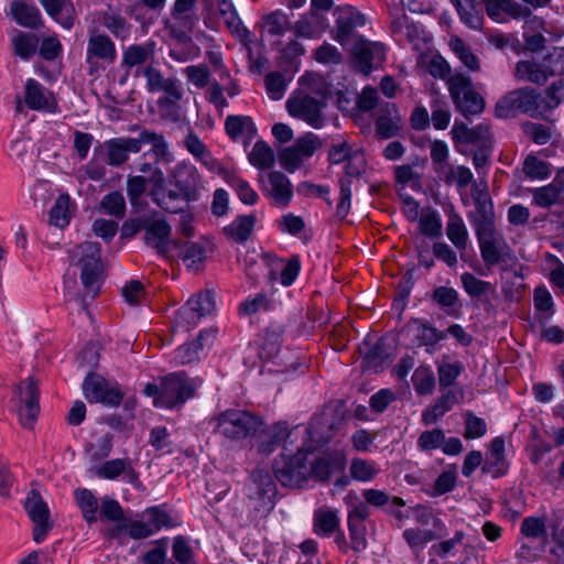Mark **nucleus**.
Returning <instances> with one entry per match:
<instances>
[{
  "instance_id": "1",
  "label": "nucleus",
  "mask_w": 564,
  "mask_h": 564,
  "mask_svg": "<svg viewBox=\"0 0 564 564\" xmlns=\"http://www.w3.org/2000/svg\"><path fill=\"white\" fill-rule=\"evenodd\" d=\"M344 469L345 457L338 452L325 454L308 466L306 455L299 451L296 455L284 462V487L301 488L310 477L325 482L334 473Z\"/></svg>"
},
{
  "instance_id": "2",
  "label": "nucleus",
  "mask_w": 564,
  "mask_h": 564,
  "mask_svg": "<svg viewBox=\"0 0 564 564\" xmlns=\"http://www.w3.org/2000/svg\"><path fill=\"white\" fill-rule=\"evenodd\" d=\"M199 386L198 379H191L183 371H178L163 377L160 386L148 383L144 394L153 398L155 406L173 409L193 398Z\"/></svg>"
},
{
  "instance_id": "3",
  "label": "nucleus",
  "mask_w": 564,
  "mask_h": 564,
  "mask_svg": "<svg viewBox=\"0 0 564 564\" xmlns=\"http://www.w3.org/2000/svg\"><path fill=\"white\" fill-rule=\"evenodd\" d=\"M140 230L145 231V243L154 248L161 254H169L181 248L180 242L170 237L171 226L165 218L158 213L131 219L127 221L122 228L126 236L134 235Z\"/></svg>"
},
{
  "instance_id": "4",
  "label": "nucleus",
  "mask_w": 564,
  "mask_h": 564,
  "mask_svg": "<svg viewBox=\"0 0 564 564\" xmlns=\"http://www.w3.org/2000/svg\"><path fill=\"white\" fill-rule=\"evenodd\" d=\"M310 94L291 97L286 101L288 112L297 119L305 121L314 129H321L325 123L323 110L327 107L332 91L329 85L322 79L315 80Z\"/></svg>"
},
{
  "instance_id": "5",
  "label": "nucleus",
  "mask_w": 564,
  "mask_h": 564,
  "mask_svg": "<svg viewBox=\"0 0 564 564\" xmlns=\"http://www.w3.org/2000/svg\"><path fill=\"white\" fill-rule=\"evenodd\" d=\"M345 424V405L340 401L329 402L316 414L305 429L311 444L308 451L328 443Z\"/></svg>"
},
{
  "instance_id": "6",
  "label": "nucleus",
  "mask_w": 564,
  "mask_h": 564,
  "mask_svg": "<svg viewBox=\"0 0 564 564\" xmlns=\"http://www.w3.org/2000/svg\"><path fill=\"white\" fill-rule=\"evenodd\" d=\"M543 112V98L530 87H521L509 91L498 99L495 116L500 119L514 118L519 113L535 117Z\"/></svg>"
},
{
  "instance_id": "7",
  "label": "nucleus",
  "mask_w": 564,
  "mask_h": 564,
  "mask_svg": "<svg viewBox=\"0 0 564 564\" xmlns=\"http://www.w3.org/2000/svg\"><path fill=\"white\" fill-rule=\"evenodd\" d=\"M70 262L80 268L85 296L94 299L99 291L100 250L95 242H85L70 252Z\"/></svg>"
},
{
  "instance_id": "8",
  "label": "nucleus",
  "mask_w": 564,
  "mask_h": 564,
  "mask_svg": "<svg viewBox=\"0 0 564 564\" xmlns=\"http://www.w3.org/2000/svg\"><path fill=\"white\" fill-rule=\"evenodd\" d=\"M480 256L486 267L500 264L501 270H508L507 262L516 261V257L501 232L494 227L475 230Z\"/></svg>"
},
{
  "instance_id": "9",
  "label": "nucleus",
  "mask_w": 564,
  "mask_h": 564,
  "mask_svg": "<svg viewBox=\"0 0 564 564\" xmlns=\"http://www.w3.org/2000/svg\"><path fill=\"white\" fill-rule=\"evenodd\" d=\"M446 83L456 110L464 117L479 115L484 111L485 99L475 89L469 76L454 74Z\"/></svg>"
},
{
  "instance_id": "10",
  "label": "nucleus",
  "mask_w": 564,
  "mask_h": 564,
  "mask_svg": "<svg viewBox=\"0 0 564 564\" xmlns=\"http://www.w3.org/2000/svg\"><path fill=\"white\" fill-rule=\"evenodd\" d=\"M263 422L247 411L227 410L217 419V432L229 440H241L259 431Z\"/></svg>"
},
{
  "instance_id": "11",
  "label": "nucleus",
  "mask_w": 564,
  "mask_h": 564,
  "mask_svg": "<svg viewBox=\"0 0 564 564\" xmlns=\"http://www.w3.org/2000/svg\"><path fill=\"white\" fill-rule=\"evenodd\" d=\"M139 171L141 173L151 172L150 180L153 182L151 196L162 209L172 214L183 212L184 207L186 206L184 196L178 193L165 189L163 172L156 165L151 163H142L139 166Z\"/></svg>"
},
{
  "instance_id": "12",
  "label": "nucleus",
  "mask_w": 564,
  "mask_h": 564,
  "mask_svg": "<svg viewBox=\"0 0 564 564\" xmlns=\"http://www.w3.org/2000/svg\"><path fill=\"white\" fill-rule=\"evenodd\" d=\"M83 393L90 403L107 406L120 404L123 393L116 382H110L97 373H89L83 382Z\"/></svg>"
},
{
  "instance_id": "13",
  "label": "nucleus",
  "mask_w": 564,
  "mask_h": 564,
  "mask_svg": "<svg viewBox=\"0 0 564 564\" xmlns=\"http://www.w3.org/2000/svg\"><path fill=\"white\" fill-rule=\"evenodd\" d=\"M335 26L332 29V37L341 46H346L351 40L356 39L355 30L364 26L365 15L350 4L337 6L334 9Z\"/></svg>"
},
{
  "instance_id": "14",
  "label": "nucleus",
  "mask_w": 564,
  "mask_h": 564,
  "mask_svg": "<svg viewBox=\"0 0 564 564\" xmlns=\"http://www.w3.org/2000/svg\"><path fill=\"white\" fill-rule=\"evenodd\" d=\"M14 405L24 427H32L39 411L37 388L32 379L22 381L14 395Z\"/></svg>"
},
{
  "instance_id": "15",
  "label": "nucleus",
  "mask_w": 564,
  "mask_h": 564,
  "mask_svg": "<svg viewBox=\"0 0 564 564\" xmlns=\"http://www.w3.org/2000/svg\"><path fill=\"white\" fill-rule=\"evenodd\" d=\"M22 102L33 111L43 113H56L58 111L54 93L34 78L25 80Z\"/></svg>"
},
{
  "instance_id": "16",
  "label": "nucleus",
  "mask_w": 564,
  "mask_h": 564,
  "mask_svg": "<svg viewBox=\"0 0 564 564\" xmlns=\"http://www.w3.org/2000/svg\"><path fill=\"white\" fill-rule=\"evenodd\" d=\"M355 68L364 75H369L373 68V63H380L384 59L386 47L380 42H370L359 36L355 41L352 48Z\"/></svg>"
},
{
  "instance_id": "17",
  "label": "nucleus",
  "mask_w": 564,
  "mask_h": 564,
  "mask_svg": "<svg viewBox=\"0 0 564 564\" xmlns=\"http://www.w3.org/2000/svg\"><path fill=\"white\" fill-rule=\"evenodd\" d=\"M25 510L34 524L33 540L42 543L52 529L47 505L37 492L31 491L25 500Z\"/></svg>"
},
{
  "instance_id": "18",
  "label": "nucleus",
  "mask_w": 564,
  "mask_h": 564,
  "mask_svg": "<svg viewBox=\"0 0 564 564\" xmlns=\"http://www.w3.org/2000/svg\"><path fill=\"white\" fill-rule=\"evenodd\" d=\"M317 137L311 132L299 138L291 147L284 148V170L294 172L303 159L311 158L316 151Z\"/></svg>"
},
{
  "instance_id": "19",
  "label": "nucleus",
  "mask_w": 564,
  "mask_h": 564,
  "mask_svg": "<svg viewBox=\"0 0 564 564\" xmlns=\"http://www.w3.org/2000/svg\"><path fill=\"white\" fill-rule=\"evenodd\" d=\"M473 197L476 213L470 216V220L475 230L496 226L494 204L487 187L480 189L477 184H474Z\"/></svg>"
},
{
  "instance_id": "20",
  "label": "nucleus",
  "mask_w": 564,
  "mask_h": 564,
  "mask_svg": "<svg viewBox=\"0 0 564 564\" xmlns=\"http://www.w3.org/2000/svg\"><path fill=\"white\" fill-rule=\"evenodd\" d=\"M460 282L464 291L471 299H476L482 305L485 311H489L494 307L490 297L497 295L495 284L489 281L481 280L469 272H465L460 275Z\"/></svg>"
},
{
  "instance_id": "21",
  "label": "nucleus",
  "mask_w": 564,
  "mask_h": 564,
  "mask_svg": "<svg viewBox=\"0 0 564 564\" xmlns=\"http://www.w3.org/2000/svg\"><path fill=\"white\" fill-rule=\"evenodd\" d=\"M215 340V332L205 329L199 333L196 340L180 346L173 355L175 365H187L200 358L202 352L209 348Z\"/></svg>"
},
{
  "instance_id": "22",
  "label": "nucleus",
  "mask_w": 564,
  "mask_h": 564,
  "mask_svg": "<svg viewBox=\"0 0 564 564\" xmlns=\"http://www.w3.org/2000/svg\"><path fill=\"white\" fill-rule=\"evenodd\" d=\"M107 151V163L112 166L122 165L129 159L130 153L141 151V141L137 138H113L104 143Z\"/></svg>"
},
{
  "instance_id": "23",
  "label": "nucleus",
  "mask_w": 564,
  "mask_h": 564,
  "mask_svg": "<svg viewBox=\"0 0 564 564\" xmlns=\"http://www.w3.org/2000/svg\"><path fill=\"white\" fill-rule=\"evenodd\" d=\"M225 129L234 141H241L245 149L257 138L258 129L254 121L248 116H229Z\"/></svg>"
},
{
  "instance_id": "24",
  "label": "nucleus",
  "mask_w": 564,
  "mask_h": 564,
  "mask_svg": "<svg viewBox=\"0 0 564 564\" xmlns=\"http://www.w3.org/2000/svg\"><path fill=\"white\" fill-rule=\"evenodd\" d=\"M532 203L550 208L564 203V174H558L549 185L531 189Z\"/></svg>"
},
{
  "instance_id": "25",
  "label": "nucleus",
  "mask_w": 564,
  "mask_h": 564,
  "mask_svg": "<svg viewBox=\"0 0 564 564\" xmlns=\"http://www.w3.org/2000/svg\"><path fill=\"white\" fill-rule=\"evenodd\" d=\"M453 139L456 142L473 144L476 147L491 144V132L490 127L485 123H480L474 128H468L467 124L457 121L454 123Z\"/></svg>"
},
{
  "instance_id": "26",
  "label": "nucleus",
  "mask_w": 564,
  "mask_h": 564,
  "mask_svg": "<svg viewBox=\"0 0 564 564\" xmlns=\"http://www.w3.org/2000/svg\"><path fill=\"white\" fill-rule=\"evenodd\" d=\"M250 498L254 499L257 508L270 510L275 503L276 486L269 475H259L249 487Z\"/></svg>"
},
{
  "instance_id": "27",
  "label": "nucleus",
  "mask_w": 564,
  "mask_h": 564,
  "mask_svg": "<svg viewBox=\"0 0 564 564\" xmlns=\"http://www.w3.org/2000/svg\"><path fill=\"white\" fill-rule=\"evenodd\" d=\"M329 24L323 13L316 10H310L293 25L296 36L314 37L325 32Z\"/></svg>"
},
{
  "instance_id": "28",
  "label": "nucleus",
  "mask_w": 564,
  "mask_h": 564,
  "mask_svg": "<svg viewBox=\"0 0 564 564\" xmlns=\"http://www.w3.org/2000/svg\"><path fill=\"white\" fill-rule=\"evenodd\" d=\"M216 306L215 296L210 292L199 293L192 296L182 306V316L191 314V323L198 324L202 317L214 312Z\"/></svg>"
},
{
  "instance_id": "29",
  "label": "nucleus",
  "mask_w": 564,
  "mask_h": 564,
  "mask_svg": "<svg viewBox=\"0 0 564 564\" xmlns=\"http://www.w3.org/2000/svg\"><path fill=\"white\" fill-rule=\"evenodd\" d=\"M94 475L108 480H113L119 476H123L128 482H134V480H137V475L130 460L121 458L107 460L94 470Z\"/></svg>"
},
{
  "instance_id": "30",
  "label": "nucleus",
  "mask_w": 564,
  "mask_h": 564,
  "mask_svg": "<svg viewBox=\"0 0 564 564\" xmlns=\"http://www.w3.org/2000/svg\"><path fill=\"white\" fill-rule=\"evenodd\" d=\"M46 13L64 29H70L75 20V8L70 0H40Z\"/></svg>"
},
{
  "instance_id": "31",
  "label": "nucleus",
  "mask_w": 564,
  "mask_h": 564,
  "mask_svg": "<svg viewBox=\"0 0 564 564\" xmlns=\"http://www.w3.org/2000/svg\"><path fill=\"white\" fill-rule=\"evenodd\" d=\"M117 56L113 42L106 35L93 34L87 44L86 59L91 62L93 58L104 59L113 63Z\"/></svg>"
},
{
  "instance_id": "32",
  "label": "nucleus",
  "mask_w": 564,
  "mask_h": 564,
  "mask_svg": "<svg viewBox=\"0 0 564 564\" xmlns=\"http://www.w3.org/2000/svg\"><path fill=\"white\" fill-rule=\"evenodd\" d=\"M554 72L546 66L530 61H520L516 66V76L520 79L543 85Z\"/></svg>"
},
{
  "instance_id": "33",
  "label": "nucleus",
  "mask_w": 564,
  "mask_h": 564,
  "mask_svg": "<svg viewBox=\"0 0 564 564\" xmlns=\"http://www.w3.org/2000/svg\"><path fill=\"white\" fill-rule=\"evenodd\" d=\"M248 162L260 171L268 170L274 164V152L263 140L259 139L252 147L245 149Z\"/></svg>"
},
{
  "instance_id": "34",
  "label": "nucleus",
  "mask_w": 564,
  "mask_h": 564,
  "mask_svg": "<svg viewBox=\"0 0 564 564\" xmlns=\"http://www.w3.org/2000/svg\"><path fill=\"white\" fill-rule=\"evenodd\" d=\"M431 300L449 316H457L462 307L459 294L454 288H435L431 294Z\"/></svg>"
},
{
  "instance_id": "35",
  "label": "nucleus",
  "mask_w": 564,
  "mask_h": 564,
  "mask_svg": "<svg viewBox=\"0 0 564 564\" xmlns=\"http://www.w3.org/2000/svg\"><path fill=\"white\" fill-rule=\"evenodd\" d=\"M458 402L457 395L454 391H447L442 394L433 405L425 409L422 413V422L425 425L434 424L440 417L446 412L451 411L452 408Z\"/></svg>"
},
{
  "instance_id": "36",
  "label": "nucleus",
  "mask_w": 564,
  "mask_h": 564,
  "mask_svg": "<svg viewBox=\"0 0 564 564\" xmlns=\"http://www.w3.org/2000/svg\"><path fill=\"white\" fill-rule=\"evenodd\" d=\"M11 14L22 26L35 28L41 22L40 10L31 3L18 0L11 3Z\"/></svg>"
},
{
  "instance_id": "37",
  "label": "nucleus",
  "mask_w": 564,
  "mask_h": 564,
  "mask_svg": "<svg viewBox=\"0 0 564 564\" xmlns=\"http://www.w3.org/2000/svg\"><path fill=\"white\" fill-rule=\"evenodd\" d=\"M339 529L337 513L330 509H317L314 512L313 531L319 536H330Z\"/></svg>"
},
{
  "instance_id": "38",
  "label": "nucleus",
  "mask_w": 564,
  "mask_h": 564,
  "mask_svg": "<svg viewBox=\"0 0 564 564\" xmlns=\"http://www.w3.org/2000/svg\"><path fill=\"white\" fill-rule=\"evenodd\" d=\"M254 225L256 217L253 215H243L234 219L224 228V231L231 240L236 242H243L248 240L252 234Z\"/></svg>"
},
{
  "instance_id": "39",
  "label": "nucleus",
  "mask_w": 564,
  "mask_h": 564,
  "mask_svg": "<svg viewBox=\"0 0 564 564\" xmlns=\"http://www.w3.org/2000/svg\"><path fill=\"white\" fill-rule=\"evenodd\" d=\"M391 357V346L386 338L381 337L375 346L366 354L365 364L368 369L378 372Z\"/></svg>"
},
{
  "instance_id": "40",
  "label": "nucleus",
  "mask_w": 564,
  "mask_h": 564,
  "mask_svg": "<svg viewBox=\"0 0 564 564\" xmlns=\"http://www.w3.org/2000/svg\"><path fill=\"white\" fill-rule=\"evenodd\" d=\"M142 518L147 519L149 528L152 530L153 534L162 529L173 528L176 524L172 516L163 506H155L145 509L142 512Z\"/></svg>"
},
{
  "instance_id": "41",
  "label": "nucleus",
  "mask_w": 564,
  "mask_h": 564,
  "mask_svg": "<svg viewBox=\"0 0 564 564\" xmlns=\"http://www.w3.org/2000/svg\"><path fill=\"white\" fill-rule=\"evenodd\" d=\"M275 301L272 294L259 293L254 296H249L239 305V314L241 316H250L260 312H267L273 308Z\"/></svg>"
},
{
  "instance_id": "42",
  "label": "nucleus",
  "mask_w": 564,
  "mask_h": 564,
  "mask_svg": "<svg viewBox=\"0 0 564 564\" xmlns=\"http://www.w3.org/2000/svg\"><path fill=\"white\" fill-rule=\"evenodd\" d=\"M282 441V427L274 424L271 427L263 429L258 438L257 448L262 455H270L279 448Z\"/></svg>"
},
{
  "instance_id": "43",
  "label": "nucleus",
  "mask_w": 564,
  "mask_h": 564,
  "mask_svg": "<svg viewBox=\"0 0 564 564\" xmlns=\"http://www.w3.org/2000/svg\"><path fill=\"white\" fill-rule=\"evenodd\" d=\"M139 141H141V148L145 144L151 145V151L156 160L163 162L171 160L169 145L162 135L150 131H142L139 134Z\"/></svg>"
},
{
  "instance_id": "44",
  "label": "nucleus",
  "mask_w": 564,
  "mask_h": 564,
  "mask_svg": "<svg viewBox=\"0 0 564 564\" xmlns=\"http://www.w3.org/2000/svg\"><path fill=\"white\" fill-rule=\"evenodd\" d=\"M282 32V14L272 12L265 15L261 23V39L271 44H279Z\"/></svg>"
},
{
  "instance_id": "45",
  "label": "nucleus",
  "mask_w": 564,
  "mask_h": 564,
  "mask_svg": "<svg viewBox=\"0 0 564 564\" xmlns=\"http://www.w3.org/2000/svg\"><path fill=\"white\" fill-rule=\"evenodd\" d=\"M151 45H130L122 54V65L131 68L145 64L152 57Z\"/></svg>"
},
{
  "instance_id": "46",
  "label": "nucleus",
  "mask_w": 564,
  "mask_h": 564,
  "mask_svg": "<svg viewBox=\"0 0 564 564\" xmlns=\"http://www.w3.org/2000/svg\"><path fill=\"white\" fill-rule=\"evenodd\" d=\"M75 499L86 521L94 522L97 519L98 501L95 495L85 488L75 490Z\"/></svg>"
},
{
  "instance_id": "47",
  "label": "nucleus",
  "mask_w": 564,
  "mask_h": 564,
  "mask_svg": "<svg viewBox=\"0 0 564 564\" xmlns=\"http://www.w3.org/2000/svg\"><path fill=\"white\" fill-rule=\"evenodd\" d=\"M70 216V197L67 194H61L51 209V221L56 227H64L68 225Z\"/></svg>"
},
{
  "instance_id": "48",
  "label": "nucleus",
  "mask_w": 564,
  "mask_h": 564,
  "mask_svg": "<svg viewBox=\"0 0 564 564\" xmlns=\"http://www.w3.org/2000/svg\"><path fill=\"white\" fill-rule=\"evenodd\" d=\"M462 21L471 29H478L481 17L477 12L473 0H451Z\"/></svg>"
},
{
  "instance_id": "49",
  "label": "nucleus",
  "mask_w": 564,
  "mask_h": 564,
  "mask_svg": "<svg viewBox=\"0 0 564 564\" xmlns=\"http://www.w3.org/2000/svg\"><path fill=\"white\" fill-rule=\"evenodd\" d=\"M349 471L352 479L362 482L372 480L379 473L376 463L362 458H354Z\"/></svg>"
},
{
  "instance_id": "50",
  "label": "nucleus",
  "mask_w": 564,
  "mask_h": 564,
  "mask_svg": "<svg viewBox=\"0 0 564 564\" xmlns=\"http://www.w3.org/2000/svg\"><path fill=\"white\" fill-rule=\"evenodd\" d=\"M446 235L458 250L467 247L468 232L460 217L449 219L446 226Z\"/></svg>"
},
{
  "instance_id": "51",
  "label": "nucleus",
  "mask_w": 564,
  "mask_h": 564,
  "mask_svg": "<svg viewBox=\"0 0 564 564\" xmlns=\"http://www.w3.org/2000/svg\"><path fill=\"white\" fill-rule=\"evenodd\" d=\"M144 76L147 78V88L149 91L165 90L174 96L176 99L181 98V94L176 88H173L161 75L159 70L153 67L144 69Z\"/></svg>"
},
{
  "instance_id": "52",
  "label": "nucleus",
  "mask_w": 564,
  "mask_h": 564,
  "mask_svg": "<svg viewBox=\"0 0 564 564\" xmlns=\"http://www.w3.org/2000/svg\"><path fill=\"white\" fill-rule=\"evenodd\" d=\"M12 44L15 54L23 59H28L35 53L37 40L34 35L18 32L12 36Z\"/></svg>"
},
{
  "instance_id": "53",
  "label": "nucleus",
  "mask_w": 564,
  "mask_h": 564,
  "mask_svg": "<svg viewBox=\"0 0 564 564\" xmlns=\"http://www.w3.org/2000/svg\"><path fill=\"white\" fill-rule=\"evenodd\" d=\"M261 183L264 193L275 205L280 206L282 204V175L278 172H270L261 175Z\"/></svg>"
},
{
  "instance_id": "54",
  "label": "nucleus",
  "mask_w": 564,
  "mask_h": 564,
  "mask_svg": "<svg viewBox=\"0 0 564 564\" xmlns=\"http://www.w3.org/2000/svg\"><path fill=\"white\" fill-rule=\"evenodd\" d=\"M413 322L419 325V346H435L438 341L446 338V333L438 330L434 326L423 323L419 318H414Z\"/></svg>"
},
{
  "instance_id": "55",
  "label": "nucleus",
  "mask_w": 564,
  "mask_h": 564,
  "mask_svg": "<svg viewBox=\"0 0 564 564\" xmlns=\"http://www.w3.org/2000/svg\"><path fill=\"white\" fill-rule=\"evenodd\" d=\"M284 230L292 236H299L304 245H306L312 238V230L306 229L304 219L294 214L284 215Z\"/></svg>"
},
{
  "instance_id": "56",
  "label": "nucleus",
  "mask_w": 564,
  "mask_h": 564,
  "mask_svg": "<svg viewBox=\"0 0 564 564\" xmlns=\"http://www.w3.org/2000/svg\"><path fill=\"white\" fill-rule=\"evenodd\" d=\"M151 172L141 173V175L129 176L127 181V192L132 205L137 204L144 193L147 185L152 184Z\"/></svg>"
},
{
  "instance_id": "57",
  "label": "nucleus",
  "mask_w": 564,
  "mask_h": 564,
  "mask_svg": "<svg viewBox=\"0 0 564 564\" xmlns=\"http://www.w3.org/2000/svg\"><path fill=\"white\" fill-rule=\"evenodd\" d=\"M523 173L531 180H544L551 174L550 164L529 155L523 162Z\"/></svg>"
},
{
  "instance_id": "58",
  "label": "nucleus",
  "mask_w": 564,
  "mask_h": 564,
  "mask_svg": "<svg viewBox=\"0 0 564 564\" xmlns=\"http://www.w3.org/2000/svg\"><path fill=\"white\" fill-rule=\"evenodd\" d=\"M227 182L235 189L241 203L246 205H253L257 203L258 194L247 181L238 176H230Z\"/></svg>"
},
{
  "instance_id": "59",
  "label": "nucleus",
  "mask_w": 564,
  "mask_h": 564,
  "mask_svg": "<svg viewBox=\"0 0 564 564\" xmlns=\"http://www.w3.org/2000/svg\"><path fill=\"white\" fill-rule=\"evenodd\" d=\"M451 47L460 62L468 67L470 70L479 69V61L470 51V48L464 43L463 40L456 37L451 41Z\"/></svg>"
},
{
  "instance_id": "60",
  "label": "nucleus",
  "mask_w": 564,
  "mask_h": 564,
  "mask_svg": "<svg viewBox=\"0 0 564 564\" xmlns=\"http://www.w3.org/2000/svg\"><path fill=\"white\" fill-rule=\"evenodd\" d=\"M521 533L530 539L546 540V525L543 518L528 517L521 523Z\"/></svg>"
},
{
  "instance_id": "61",
  "label": "nucleus",
  "mask_w": 564,
  "mask_h": 564,
  "mask_svg": "<svg viewBox=\"0 0 564 564\" xmlns=\"http://www.w3.org/2000/svg\"><path fill=\"white\" fill-rule=\"evenodd\" d=\"M100 207L106 214L122 217L126 212L124 197L118 192L109 193L102 198Z\"/></svg>"
},
{
  "instance_id": "62",
  "label": "nucleus",
  "mask_w": 564,
  "mask_h": 564,
  "mask_svg": "<svg viewBox=\"0 0 564 564\" xmlns=\"http://www.w3.org/2000/svg\"><path fill=\"white\" fill-rule=\"evenodd\" d=\"M487 433V425L481 417L476 416L471 411L465 414L464 437L467 440L479 438Z\"/></svg>"
},
{
  "instance_id": "63",
  "label": "nucleus",
  "mask_w": 564,
  "mask_h": 564,
  "mask_svg": "<svg viewBox=\"0 0 564 564\" xmlns=\"http://www.w3.org/2000/svg\"><path fill=\"white\" fill-rule=\"evenodd\" d=\"M120 529L132 539H143L152 535V530L149 528L147 519L126 520Z\"/></svg>"
},
{
  "instance_id": "64",
  "label": "nucleus",
  "mask_w": 564,
  "mask_h": 564,
  "mask_svg": "<svg viewBox=\"0 0 564 564\" xmlns=\"http://www.w3.org/2000/svg\"><path fill=\"white\" fill-rule=\"evenodd\" d=\"M314 58L321 64H340L343 62V54L338 48L327 42H324L314 52Z\"/></svg>"
}]
</instances>
